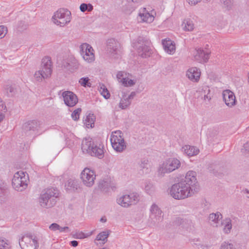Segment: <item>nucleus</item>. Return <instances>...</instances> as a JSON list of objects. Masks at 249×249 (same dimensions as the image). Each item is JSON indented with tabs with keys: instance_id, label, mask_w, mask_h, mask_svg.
Wrapping results in <instances>:
<instances>
[{
	"instance_id": "obj_1",
	"label": "nucleus",
	"mask_w": 249,
	"mask_h": 249,
	"mask_svg": "<svg viewBox=\"0 0 249 249\" xmlns=\"http://www.w3.org/2000/svg\"><path fill=\"white\" fill-rule=\"evenodd\" d=\"M59 196V191L55 188L45 189L41 192L38 197L39 204L43 208H51L56 204Z\"/></svg>"
},
{
	"instance_id": "obj_2",
	"label": "nucleus",
	"mask_w": 249,
	"mask_h": 249,
	"mask_svg": "<svg viewBox=\"0 0 249 249\" xmlns=\"http://www.w3.org/2000/svg\"><path fill=\"white\" fill-rule=\"evenodd\" d=\"M171 196L176 199H183L193 196L195 193L180 181L174 184L170 190Z\"/></svg>"
},
{
	"instance_id": "obj_3",
	"label": "nucleus",
	"mask_w": 249,
	"mask_h": 249,
	"mask_svg": "<svg viewBox=\"0 0 249 249\" xmlns=\"http://www.w3.org/2000/svg\"><path fill=\"white\" fill-rule=\"evenodd\" d=\"M181 165L179 160L176 158H170L166 160L160 164L158 170V175L163 177L165 174H169L178 169Z\"/></svg>"
},
{
	"instance_id": "obj_4",
	"label": "nucleus",
	"mask_w": 249,
	"mask_h": 249,
	"mask_svg": "<svg viewBox=\"0 0 249 249\" xmlns=\"http://www.w3.org/2000/svg\"><path fill=\"white\" fill-rule=\"evenodd\" d=\"M51 58L46 56L42 60L41 70L36 72L35 77L38 81L51 76L52 72Z\"/></svg>"
},
{
	"instance_id": "obj_5",
	"label": "nucleus",
	"mask_w": 249,
	"mask_h": 249,
	"mask_svg": "<svg viewBox=\"0 0 249 249\" xmlns=\"http://www.w3.org/2000/svg\"><path fill=\"white\" fill-rule=\"evenodd\" d=\"M150 44V41L146 38L139 36L137 42L134 43V47L137 50L139 55L146 58L151 54Z\"/></svg>"
},
{
	"instance_id": "obj_6",
	"label": "nucleus",
	"mask_w": 249,
	"mask_h": 249,
	"mask_svg": "<svg viewBox=\"0 0 249 249\" xmlns=\"http://www.w3.org/2000/svg\"><path fill=\"white\" fill-rule=\"evenodd\" d=\"M28 176H26L25 173L22 171L16 172L12 179L13 188L18 191H22L27 187Z\"/></svg>"
},
{
	"instance_id": "obj_7",
	"label": "nucleus",
	"mask_w": 249,
	"mask_h": 249,
	"mask_svg": "<svg viewBox=\"0 0 249 249\" xmlns=\"http://www.w3.org/2000/svg\"><path fill=\"white\" fill-rule=\"evenodd\" d=\"M71 13L66 9H60L57 11L53 16V22L61 27H63L71 21Z\"/></svg>"
},
{
	"instance_id": "obj_8",
	"label": "nucleus",
	"mask_w": 249,
	"mask_h": 249,
	"mask_svg": "<svg viewBox=\"0 0 249 249\" xmlns=\"http://www.w3.org/2000/svg\"><path fill=\"white\" fill-rule=\"evenodd\" d=\"M180 181L183 182L185 186L189 189H191L193 192L196 193L198 191L197 181L196 179V173L194 171H189L187 172L184 178L181 179Z\"/></svg>"
},
{
	"instance_id": "obj_9",
	"label": "nucleus",
	"mask_w": 249,
	"mask_h": 249,
	"mask_svg": "<svg viewBox=\"0 0 249 249\" xmlns=\"http://www.w3.org/2000/svg\"><path fill=\"white\" fill-rule=\"evenodd\" d=\"M139 200V196L133 193L130 195H125L117 199V203L123 207H128L132 205L136 204Z\"/></svg>"
},
{
	"instance_id": "obj_10",
	"label": "nucleus",
	"mask_w": 249,
	"mask_h": 249,
	"mask_svg": "<svg viewBox=\"0 0 249 249\" xmlns=\"http://www.w3.org/2000/svg\"><path fill=\"white\" fill-rule=\"evenodd\" d=\"M149 221L153 226H157L163 220L161 210L156 204L154 203L150 209Z\"/></svg>"
},
{
	"instance_id": "obj_11",
	"label": "nucleus",
	"mask_w": 249,
	"mask_h": 249,
	"mask_svg": "<svg viewBox=\"0 0 249 249\" xmlns=\"http://www.w3.org/2000/svg\"><path fill=\"white\" fill-rule=\"evenodd\" d=\"M19 244L22 249H37L38 246L37 241L32 235L27 234L22 237Z\"/></svg>"
},
{
	"instance_id": "obj_12",
	"label": "nucleus",
	"mask_w": 249,
	"mask_h": 249,
	"mask_svg": "<svg viewBox=\"0 0 249 249\" xmlns=\"http://www.w3.org/2000/svg\"><path fill=\"white\" fill-rule=\"evenodd\" d=\"M95 178L94 171L88 168H85L81 174L82 182L87 187H91L94 184Z\"/></svg>"
},
{
	"instance_id": "obj_13",
	"label": "nucleus",
	"mask_w": 249,
	"mask_h": 249,
	"mask_svg": "<svg viewBox=\"0 0 249 249\" xmlns=\"http://www.w3.org/2000/svg\"><path fill=\"white\" fill-rule=\"evenodd\" d=\"M98 139H93L90 137L84 138L82 142L81 149L83 153L89 154V155H95L96 152H94V145L97 143Z\"/></svg>"
},
{
	"instance_id": "obj_14",
	"label": "nucleus",
	"mask_w": 249,
	"mask_h": 249,
	"mask_svg": "<svg viewBox=\"0 0 249 249\" xmlns=\"http://www.w3.org/2000/svg\"><path fill=\"white\" fill-rule=\"evenodd\" d=\"M80 53L84 59L88 63H91L94 61L93 49L89 44L83 43L81 45Z\"/></svg>"
},
{
	"instance_id": "obj_15",
	"label": "nucleus",
	"mask_w": 249,
	"mask_h": 249,
	"mask_svg": "<svg viewBox=\"0 0 249 249\" xmlns=\"http://www.w3.org/2000/svg\"><path fill=\"white\" fill-rule=\"evenodd\" d=\"M41 124L39 121L33 120L25 123L23 129L27 135L37 134L40 128Z\"/></svg>"
},
{
	"instance_id": "obj_16",
	"label": "nucleus",
	"mask_w": 249,
	"mask_h": 249,
	"mask_svg": "<svg viewBox=\"0 0 249 249\" xmlns=\"http://www.w3.org/2000/svg\"><path fill=\"white\" fill-rule=\"evenodd\" d=\"M107 51L110 55L116 57V55H118L120 52V44L118 41L114 38L108 39L107 41Z\"/></svg>"
},
{
	"instance_id": "obj_17",
	"label": "nucleus",
	"mask_w": 249,
	"mask_h": 249,
	"mask_svg": "<svg viewBox=\"0 0 249 249\" xmlns=\"http://www.w3.org/2000/svg\"><path fill=\"white\" fill-rule=\"evenodd\" d=\"M62 96L65 105L68 107H73L78 103L77 96L72 91H65L62 93Z\"/></svg>"
},
{
	"instance_id": "obj_18",
	"label": "nucleus",
	"mask_w": 249,
	"mask_h": 249,
	"mask_svg": "<svg viewBox=\"0 0 249 249\" xmlns=\"http://www.w3.org/2000/svg\"><path fill=\"white\" fill-rule=\"evenodd\" d=\"M223 99L225 104L229 107H232L236 105L234 93L229 89L224 90L222 92Z\"/></svg>"
},
{
	"instance_id": "obj_19",
	"label": "nucleus",
	"mask_w": 249,
	"mask_h": 249,
	"mask_svg": "<svg viewBox=\"0 0 249 249\" xmlns=\"http://www.w3.org/2000/svg\"><path fill=\"white\" fill-rule=\"evenodd\" d=\"M210 53L205 52L201 48H196L194 53L195 59L200 63H206L209 59Z\"/></svg>"
},
{
	"instance_id": "obj_20",
	"label": "nucleus",
	"mask_w": 249,
	"mask_h": 249,
	"mask_svg": "<svg viewBox=\"0 0 249 249\" xmlns=\"http://www.w3.org/2000/svg\"><path fill=\"white\" fill-rule=\"evenodd\" d=\"M186 76L192 81L197 82L200 78V71L197 68L192 67L186 71Z\"/></svg>"
},
{
	"instance_id": "obj_21",
	"label": "nucleus",
	"mask_w": 249,
	"mask_h": 249,
	"mask_svg": "<svg viewBox=\"0 0 249 249\" xmlns=\"http://www.w3.org/2000/svg\"><path fill=\"white\" fill-rule=\"evenodd\" d=\"M94 145V152H96L95 155H90L91 156H94L100 159L103 158L104 157V146L101 140L98 139L97 143Z\"/></svg>"
},
{
	"instance_id": "obj_22",
	"label": "nucleus",
	"mask_w": 249,
	"mask_h": 249,
	"mask_svg": "<svg viewBox=\"0 0 249 249\" xmlns=\"http://www.w3.org/2000/svg\"><path fill=\"white\" fill-rule=\"evenodd\" d=\"M162 44L164 51L169 54H173L176 50L175 45L173 42L168 39L162 40Z\"/></svg>"
},
{
	"instance_id": "obj_23",
	"label": "nucleus",
	"mask_w": 249,
	"mask_h": 249,
	"mask_svg": "<svg viewBox=\"0 0 249 249\" xmlns=\"http://www.w3.org/2000/svg\"><path fill=\"white\" fill-rule=\"evenodd\" d=\"M182 151L189 157L194 156L198 154L199 150L196 147L185 145L182 147Z\"/></svg>"
},
{
	"instance_id": "obj_24",
	"label": "nucleus",
	"mask_w": 249,
	"mask_h": 249,
	"mask_svg": "<svg viewBox=\"0 0 249 249\" xmlns=\"http://www.w3.org/2000/svg\"><path fill=\"white\" fill-rule=\"evenodd\" d=\"M124 137L123 132L120 130L115 131L112 132L110 136L111 144L124 142Z\"/></svg>"
},
{
	"instance_id": "obj_25",
	"label": "nucleus",
	"mask_w": 249,
	"mask_h": 249,
	"mask_svg": "<svg viewBox=\"0 0 249 249\" xmlns=\"http://www.w3.org/2000/svg\"><path fill=\"white\" fill-rule=\"evenodd\" d=\"M142 12H141L139 14L142 21L151 23L154 20V17L146 11L145 8L142 9Z\"/></svg>"
},
{
	"instance_id": "obj_26",
	"label": "nucleus",
	"mask_w": 249,
	"mask_h": 249,
	"mask_svg": "<svg viewBox=\"0 0 249 249\" xmlns=\"http://www.w3.org/2000/svg\"><path fill=\"white\" fill-rule=\"evenodd\" d=\"M111 232L109 230H106L104 231L100 232L95 238L96 240L101 241V244L104 245L107 241V238Z\"/></svg>"
},
{
	"instance_id": "obj_27",
	"label": "nucleus",
	"mask_w": 249,
	"mask_h": 249,
	"mask_svg": "<svg viewBox=\"0 0 249 249\" xmlns=\"http://www.w3.org/2000/svg\"><path fill=\"white\" fill-rule=\"evenodd\" d=\"M65 188L67 190L74 191L79 188L78 181L76 180L70 179L65 184Z\"/></svg>"
},
{
	"instance_id": "obj_28",
	"label": "nucleus",
	"mask_w": 249,
	"mask_h": 249,
	"mask_svg": "<svg viewBox=\"0 0 249 249\" xmlns=\"http://www.w3.org/2000/svg\"><path fill=\"white\" fill-rule=\"evenodd\" d=\"M111 145L114 150L117 152H122L126 148V144L124 140V142H120L117 143H112Z\"/></svg>"
},
{
	"instance_id": "obj_29",
	"label": "nucleus",
	"mask_w": 249,
	"mask_h": 249,
	"mask_svg": "<svg viewBox=\"0 0 249 249\" xmlns=\"http://www.w3.org/2000/svg\"><path fill=\"white\" fill-rule=\"evenodd\" d=\"M131 103V101L125 96H123L119 103V107L122 109H126Z\"/></svg>"
},
{
	"instance_id": "obj_30",
	"label": "nucleus",
	"mask_w": 249,
	"mask_h": 249,
	"mask_svg": "<svg viewBox=\"0 0 249 249\" xmlns=\"http://www.w3.org/2000/svg\"><path fill=\"white\" fill-rule=\"evenodd\" d=\"M95 119V116L93 114L89 113L87 116L86 119L85 120V124L87 126H90L91 127H93L94 125Z\"/></svg>"
},
{
	"instance_id": "obj_31",
	"label": "nucleus",
	"mask_w": 249,
	"mask_h": 249,
	"mask_svg": "<svg viewBox=\"0 0 249 249\" xmlns=\"http://www.w3.org/2000/svg\"><path fill=\"white\" fill-rule=\"evenodd\" d=\"M92 233L93 231H91L88 233H85L82 231H77L73 235V237L76 239H83L90 236L92 234Z\"/></svg>"
},
{
	"instance_id": "obj_32",
	"label": "nucleus",
	"mask_w": 249,
	"mask_h": 249,
	"mask_svg": "<svg viewBox=\"0 0 249 249\" xmlns=\"http://www.w3.org/2000/svg\"><path fill=\"white\" fill-rule=\"evenodd\" d=\"M222 219V214L217 212L215 213H212L209 215L210 220L213 222L214 223H218V222Z\"/></svg>"
},
{
	"instance_id": "obj_33",
	"label": "nucleus",
	"mask_w": 249,
	"mask_h": 249,
	"mask_svg": "<svg viewBox=\"0 0 249 249\" xmlns=\"http://www.w3.org/2000/svg\"><path fill=\"white\" fill-rule=\"evenodd\" d=\"M93 9V6L90 3H83L80 5V10L82 12L86 11L91 12Z\"/></svg>"
},
{
	"instance_id": "obj_34",
	"label": "nucleus",
	"mask_w": 249,
	"mask_h": 249,
	"mask_svg": "<svg viewBox=\"0 0 249 249\" xmlns=\"http://www.w3.org/2000/svg\"><path fill=\"white\" fill-rule=\"evenodd\" d=\"M217 135L218 133L215 130L210 131L208 134L209 141L211 142H217L218 139Z\"/></svg>"
},
{
	"instance_id": "obj_35",
	"label": "nucleus",
	"mask_w": 249,
	"mask_h": 249,
	"mask_svg": "<svg viewBox=\"0 0 249 249\" xmlns=\"http://www.w3.org/2000/svg\"><path fill=\"white\" fill-rule=\"evenodd\" d=\"M10 246L8 240L0 237V249H10Z\"/></svg>"
},
{
	"instance_id": "obj_36",
	"label": "nucleus",
	"mask_w": 249,
	"mask_h": 249,
	"mask_svg": "<svg viewBox=\"0 0 249 249\" xmlns=\"http://www.w3.org/2000/svg\"><path fill=\"white\" fill-rule=\"evenodd\" d=\"M144 190L147 194L151 195L154 191V186L151 182H146L145 183Z\"/></svg>"
},
{
	"instance_id": "obj_37",
	"label": "nucleus",
	"mask_w": 249,
	"mask_h": 249,
	"mask_svg": "<svg viewBox=\"0 0 249 249\" xmlns=\"http://www.w3.org/2000/svg\"><path fill=\"white\" fill-rule=\"evenodd\" d=\"M99 91L101 94L105 99H107L109 98L110 96V93L104 85H102V86L100 87Z\"/></svg>"
},
{
	"instance_id": "obj_38",
	"label": "nucleus",
	"mask_w": 249,
	"mask_h": 249,
	"mask_svg": "<svg viewBox=\"0 0 249 249\" xmlns=\"http://www.w3.org/2000/svg\"><path fill=\"white\" fill-rule=\"evenodd\" d=\"M221 2L223 5V7L227 10L231 9L233 4V0H221Z\"/></svg>"
},
{
	"instance_id": "obj_39",
	"label": "nucleus",
	"mask_w": 249,
	"mask_h": 249,
	"mask_svg": "<svg viewBox=\"0 0 249 249\" xmlns=\"http://www.w3.org/2000/svg\"><path fill=\"white\" fill-rule=\"evenodd\" d=\"M184 23L185 24L184 29L185 31H191L194 29V23L191 19L186 20L184 21Z\"/></svg>"
},
{
	"instance_id": "obj_40",
	"label": "nucleus",
	"mask_w": 249,
	"mask_h": 249,
	"mask_svg": "<svg viewBox=\"0 0 249 249\" xmlns=\"http://www.w3.org/2000/svg\"><path fill=\"white\" fill-rule=\"evenodd\" d=\"M136 82V80L130 79L127 77L126 78L122 79V84L124 87H132L135 84Z\"/></svg>"
},
{
	"instance_id": "obj_41",
	"label": "nucleus",
	"mask_w": 249,
	"mask_h": 249,
	"mask_svg": "<svg viewBox=\"0 0 249 249\" xmlns=\"http://www.w3.org/2000/svg\"><path fill=\"white\" fill-rule=\"evenodd\" d=\"M89 77H82L79 79V83L81 86L84 87H90L91 83L89 82Z\"/></svg>"
},
{
	"instance_id": "obj_42",
	"label": "nucleus",
	"mask_w": 249,
	"mask_h": 249,
	"mask_svg": "<svg viewBox=\"0 0 249 249\" xmlns=\"http://www.w3.org/2000/svg\"><path fill=\"white\" fill-rule=\"evenodd\" d=\"M210 89L208 88H206L205 89H203L201 91V95L204 96V100L209 101L211 99V96L210 95Z\"/></svg>"
},
{
	"instance_id": "obj_43",
	"label": "nucleus",
	"mask_w": 249,
	"mask_h": 249,
	"mask_svg": "<svg viewBox=\"0 0 249 249\" xmlns=\"http://www.w3.org/2000/svg\"><path fill=\"white\" fill-rule=\"evenodd\" d=\"M70 65L69 71L72 72L78 70L79 66V63L75 60L70 62Z\"/></svg>"
},
{
	"instance_id": "obj_44",
	"label": "nucleus",
	"mask_w": 249,
	"mask_h": 249,
	"mask_svg": "<svg viewBox=\"0 0 249 249\" xmlns=\"http://www.w3.org/2000/svg\"><path fill=\"white\" fill-rule=\"evenodd\" d=\"M231 221L230 219H226L225 220V225L224 228V231L226 233H228L230 232L232 227Z\"/></svg>"
},
{
	"instance_id": "obj_45",
	"label": "nucleus",
	"mask_w": 249,
	"mask_h": 249,
	"mask_svg": "<svg viewBox=\"0 0 249 249\" xmlns=\"http://www.w3.org/2000/svg\"><path fill=\"white\" fill-rule=\"evenodd\" d=\"M81 110H82L81 108H78L73 111L71 114V116L73 120L77 121L79 119V115L81 112Z\"/></svg>"
},
{
	"instance_id": "obj_46",
	"label": "nucleus",
	"mask_w": 249,
	"mask_h": 249,
	"mask_svg": "<svg viewBox=\"0 0 249 249\" xmlns=\"http://www.w3.org/2000/svg\"><path fill=\"white\" fill-rule=\"evenodd\" d=\"M142 0H126V1L128 5L131 6L132 9H134L136 7L137 4L139 3Z\"/></svg>"
},
{
	"instance_id": "obj_47",
	"label": "nucleus",
	"mask_w": 249,
	"mask_h": 249,
	"mask_svg": "<svg viewBox=\"0 0 249 249\" xmlns=\"http://www.w3.org/2000/svg\"><path fill=\"white\" fill-rule=\"evenodd\" d=\"M148 160H142L141 163L140 164V166L142 169H145L146 173L148 172Z\"/></svg>"
},
{
	"instance_id": "obj_48",
	"label": "nucleus",
	"mask_w": 249,
	"mask_h": 249,
	"mask_svg": "<svg viewBox=\"0 0 249 249\" xmlns=\"http://www.w3.org/2000/svg\"><path fill=\"white\" fill-rule=\"evenodd\" d=\"M220 249H235V248L232 244L224 242L221 245Z\"/></svg>"
},
{
	"instance_id": "obj_49",
	"label": "nucleus",
	"mask_w": 249,
	"mask_h": 249,
	"mask_svg": "<svg viewBox=\"0 0 249 249\" xmlns=\"http://www.w3.org/2000/svg\"><path fill=\"white\" fill-rule=\"evenodd\" d=\"M27 25L24 21H20L18 23V29L19 31H22L26 29Z\"/></svg>"
},
{
	"instance_id": "obj_50",
	"label": "nucleus",
	"mask_w": 249,
	"mask_h": 249,
	"mask_svg": "<svg viewBox=\"0 0 249 249\" xmlns=\"http://www.w3.org/2000/svg\"><path fill=\"white\" fill-rule=\"evenodd\" d=\"M126 73L123 71H119L117 74V78L120 82L122 83V79L126 78Z\"/></svg>"
},
{
	"instance_id": "obj_51",
	"label": "nucleus",
	"mask_w": 249,
	"mask_h": 249,
	"mask_svg": "<svg viewBox=\"0 0 249 249\" xmlns=\"http://www.w3.org/2000/svg\"><path fill=\"white\" fill-rule=\"evenodd\" d=\"M6 188V184L2 180L0 179V196L4 193Z\"/></svg>"
},
{
	"instance_id": "obj_52",
	"label": "nucleus",
	"mask_w": 249,
	"mask_h": 249,
	"mask_svg": "<svg viewBox=\"0 0 249 249\" xmlns=\"http://www.w3.org/2000/svg\"><path fill=\"white\" fill-rule=\"evenodd\" d=\"M244 148L242 149V152L245 155L249 154V142H247L244 144Z\"/></svg>"
},
{
	"instance_id": "obj_53",
	"label": "nucleus",
	"mask_w": 249,
	"mask_h": 249,
	"mask_svg": "<svg viewBox=\"0 0 249 249\" xmlns=\"http://www.w3.org/2000/svg\"><path fill=\"white\" fill-rule=\"evenodd\" d=\"M7 92L10 93L12 95L15 93V89L12 86L7 85L5 88Z\"/></svg>"
},
{
	"instance_id": "obj_54",
	"label": "nucleus",
	"mask_w": 249,
	"mask_h": 249,
	"mask_svg": "<svg viewBox=\"0 0 249 249\" xmlns=\"http://www.w3.org/2000/svg\"><path fill=\"white\" fill-rule=\"evenodd\" d=\"M6 29L4 26H0V38H3L6 34Z\"/></svg>"
},
{
	"instance_id": "obj_55",
	"label": "nucleus",
	"mask_w": 249,
	"mask_h": 249,
	"mask_svg": "<svg viewBox=\"0 0 249 249\" xmlns=\"http://www.w3.org/2000/svg\"><path fill=\"white\" fill-rule=\"evenodd\" d=\"M60 226L57 223H53L49 226V229L53 231H59Z\"/></svg>"
},
{
	"instance_id": "obj_56",
	"label": "nucleus",
	"mask_w": 249,
	"mask_h": 249,
	"mask_svg": "<svg viewBox=\"0 0 249 249\" xmlns=\"http://www.w3.org/2000/svg\"><path fill=\"white\" fill-rule=\"evenodd\" d=\"M0 110L3 111L4 112H6L7 110L6 107L3 104L2 101L1 100L0 98Z\"/></svg>"
},
{
	"instance_id": "obj_57",
	"label": "nucleus",
	"mask_w": 249,
	"mask_h": 249,
	"mask_svg": "<svg viewBox=\"0 0 249 249\" xmlns=\"http://www.w3.org/2000/svg\"><path fill=\"white\" fill-rule=\"evenodd\" d=\"M201 0H187L188 3L191 5H195L200 2Z\"/></svg>"
},
{
	"instance_id": "obj_58",
	"label": "nucleus",
	"mask_w": 249,
	"mask_h": 249,
	"mask_svg": "<svg viewBox=\"0 0 249 249\" xmlns=\"http://www.w3.org/2000/svg\"><path fill=\"white\" fill-rule=\"evenodd\" d=\"M59 231L60 232H70L71 230H70V228L68 227H61L60 226V228L59 229Z\"/></svg>"
},
{
	"instance_id": "obj_59",
	"label": "nucleus",
	"mask_w": 249,
	"mask_h": 249,
	"mask_svg": "<svg viewBox=\"0 0 249 249\" xmlns=\"http://www.w3.org/2000/svg\"><path fill=\"white\" fill-rule=\"evenodd\" d=\"M107 182L105 181H102L99 183V187L101 190H104L105 189V186Z\"/></svg>"
},
{
	"instance_id": "obj_60",
	"label": "nucleus",
	"mask_w": 249,
	"mask_h": 249,
	"mask_svg": "<svg viewBox=\"0 0 249 249\" xmlns=\"http://www.w3.org/2000/svg\"><path fill=\"white\" fill-rule=\"evenodd\" d=\"M184 222L183 219H181L180 217H177L176 220V224L178 225H181Z\"/></svg>"
},
{
	"instance_id": "obj_61",
	"label": "nucleus",
	"mask_w": 249,
	"mask_h": 249,
	"mask_svg": "<svg viewBox=\"0 0 249 249\" xmlns=\"http://www.w3.org/2000/svg\"><path fill=\"white\" fill-rule=\"evenodd\" d=\"M70 63H69V62H64L62 64V67L67 69V70H69V67H70Z\"/></svg>"
},
{
	"instance_id": "obj_62",
	"label": "nucleus",
	"mask_w": 249,
	"mask_h": 249,
	"mask_svg": "<svg viewBox=\"0 0 249 249\" xmlns=\"http://www.w3.org/2000/svg\"><path fill=\"white\" fill-rule=\"evenodd\" d=\"M136 95V92L135 91L132 92L127 97L128 99H129L130 101L134 98V97Z\"/></svg>"
},
{
	"instance_id": "obj_63",
	"label": "nucleus",
	"mask_w": 249,
	"mask_h": 249,
	"mask_svg": "<svg viewBox=\"0 0 249 249\" xmlns=\"http://www.w3.org/2000/svg\"><path fill=\"white\" fill-rule=\"evenodd\" d=\"M70 245L72 246V247H76L78 246V242L76 241V240H73V241H71V242H70Z\"/></svg>"
},
{
	"instance_id": "obj_64",
	"label": "nucleus",
	"mask_w": 249,
	"mask_h": 249,
	"mask_svg": "<svg viewBox=\"0 0 249 249\" xmlns=\"http://www.w3.org/2000/svg\"><path fill=\"white\" fill-rule=\"evenodd\" d=\"M4 117L5 116L3 113H1L0 114V123L3 120Z\"/></svg>"
}]
</instances>
